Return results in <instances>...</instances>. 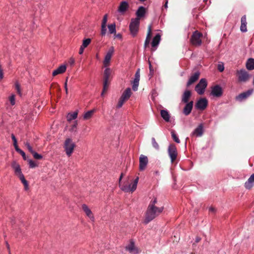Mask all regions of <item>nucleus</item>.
Returning a JSON list of instances; mask_svg holds the SVG:
<instances>
[{"mask_svg":"<svg viewBox=\"0 0 254 254\" xmlns=\"http://www.w3.org/2000/svg\"><path fill=\"white\" fill-rule=\"evenodd\" d=\"M157 202L156 198H154L150 202L145 213V218L144 221L145 224H148L163 211V207H159L155 206Z\"/></svg>","mask_w":254,"mask_h":254,"instance_id":"nucleus-1","label":"nucleus"},{"mask_svg":"<svg viewBox=\"0 0 254 254\" xmlns=\"http://www.w3.org/2000/svg\"><path fill=\"white\" fill-rule=\"evenodd\" d=\"M124 176L123 173L121 174L119 179V185L121 187V189L125 192H133L134 191L137 187V185L138 182V177L136 178L133 182V183L129 185L127 184H123L121 185V180Z\"/></svg>","mask_w":254,"mask_h":254,"instance_id":"nucleus-2","label":"nucleus"},{"mask_svg":"<svg viewBox=\"0 0 254 254\" xmlns=\"http://www.w3.org/2000/svg\"><path fill=\"white\" fill-rule=\"evenodd\" d=\"M75 147V143L70 138H67L64 141V148L66 154L68 156H70L72 154L74 148Z\"/></svg>","mask_w":254,"mask_h":254,"instance_id":"nucleus-3","label":"nucleus"},{"mask_svg":"<svg viewBox=\"0 0 254 254\" xmlns=\"http://www.w3.org/2000/svg\"><path fill=\"white\" fill-rule=\"evenodd\" d=\"M239 82H246L249 80L250 75L245 69L237 70L236 72Z\"/></svg>","mask_w":254,"mask_h":254,"instance_id":"nucleus-4","label":"nucleus"},{"mask_svg":"<svg viewBox=\"0 0 254 254\" xmlns=\"http://www.w3.org/2000/svg\"><path fill=\"white\" fill-rule=\"evenodd\" d=\"M139 24V18H132L131 19L129 27L130 33L133 37H135L137 35Z\"/></svg>","mask_w":254,"mask_h":254,"instance_id":"nucleus-5","label":"nucleus"},{"mask_svg":"<svg viewBox=\"0 0 254 254\" xmlns=\"http://www.w3.org/2000/svg\"><path fill=\"white\" fill-rule=\"evenodd\" d=\"M202 34L198 31H194L191 36L190 41L191 44L195 46H199L202 43Z\"/></svg>","mask_w":254,"mask_h":254,"instance_id":"nucleus-6","label":"nucleus"},{"mask_svg":"<svg viewBox=\"0 0 254 254\" xmlns=\"http://www.w3.org/2000/svg\"><path fill=\"white\" fill-rule=\"evenodd\" d=\"M207 85L206 80L205 78H202L200 80L198 83L195 87V90L199 95H202L204 93L205 88Z\"/></svg>","mask_w":254,"mask_h":254,"instance_id":"nucleus-7","label":"nucleus"},{"mask_svg":"<svg viewBox=\"0 0 254 254\" xmlns=\"http://www.w3.org/2000/svg\"><path fill=\"white\" fill-rule=\"evenodd\" d=\"M168 153L169 157L171 158V161L174 163L177 157L178 152L176 145L174 144H171L169 145L168 149Z\"/></svg>","mask_w":254,"mask_h":254,"instance_id":"nucleus-8","label":"nucleus"},{"mask_svg":"<svg viewBox=\"0 0 254 254\" xmlns=\"http://www.w3.org/2000/svg\"><path fill=\"white\" fill-rule=\"evenodd\" d=\"M208 105V101L206 98H200L196 103L195 107L197 109L204 110Z\"/></svg>","mask_w":254,"mask_h":254,"instance_id":"nucleus-9","label":"nucleus"},{"mask_svg":"<svg viewBox=\"0 0 254 254\" xmlns=\"http://www.w3.org/2000/svg\"><path fill=\"white\" fill-rule=\"evenodd\" d=\"M114 52V48L113 47H111L108 51L107 53L106 54L103 64L105 66H108L110 62L111 59L112 58V56Z\"/></svg>","mask_w":254,"mask_h":254,"instance_id":"nucleus-10","label":"nucleus"},{"mask_svg":"<svg viewBox=\"0 0 254 254\" xmlns=\"http://www.w3.org/2000/svg\"><path fill=\"white\" fill-rule=\"evenodd\" d=\"M148 162V158L144 155H140L139 157V170L140 171L144 170Z\"/></svg>","mask_w":254,"mask_h":254,"instance_id":"nucleus-11","label":"nucleus"},{"mask_svg":"<svg viewBox=\"0 0 254 254\" xmlns=\"http://www.w3.org/2000/svg\"><path fill=\"white\" fill-rule=\"evenodd\" d=\"M253 92V89H249L246 92H243L236 97V100L241 102L249 97L252 94Z\"/></svg>","mask_w":254,"mask_h":254,"instance_id":"nucleus-12","label":"nucleus"},{"mask_svg":"<svg viewBox=\"0 0 254 254\" xmlns=\"http://www.w3.org/2000/svg\"><path fill=\"white\" fill-rule=\"evenodd\" d=\"M199 76L200 72L199 71H196L193 73L188 80L187 83V86L189 87L193 83L195 82L198 79Z\"/></svg>","mask_w":254,"mask_h":254,"instance_id":"nucleus-13","label":"nucleus"},{"mask_svg":"<svg viewBox=\"0 0 254 254\" xmlns=\"http://www.w3.org/2000/svg\"><path fill=\"white\" fill-rule=\"evenodd\" d=\"M211 94L215 97H220L222 95V89L218 85H216L212 87Z\"/></svg>","mask_w":254,"mask_h":254,"instance_id":"nucleus-14","label":"nucleus"},{"mask_svg":"<svg viewBox=\"0 0 254 254\" xmlns=\"http://www.w3.org/2000/svg\"><path fill=\"white\" fill-rule=\"evenodd\" d=\"M193 105V102L192 101L189 103H187L183 111L184 114H185L186 116H188L190 115L192 109Z\"/></svg>","mask_w":254,"mask_h":254,"instance_id":"nucleus-15","label":"nucleus"},{"mask_svg":"<svg viewBox=\"0 0 254 254\" xmlns=\"http://www.w3.org/2000/svg\"><path fill=\"white\" fill-rule=\"evenodd\" d=\"M152 36V27L151 25H149L148 27V30L146 38L144 42V48H146L149 45L150 39Z\"/></svg>","mask_w":254,"mask_h":254,"instance_id":"nucleus-16","label":"nucleus"},{"mask_svg":"<svg viewBox=\"0 0 254 254\" xmlns=\"http://www.w3.org/2000/svg\"><path fill=\"white\" fill-rule=\"evenodd\" d=\"M128 7L129 5L127 1H122L118 7V11L120 13H124L127 10Z\"/></svg>","mask_w":254,"mask_h":254,"instance_id":"nucleus-17","label":"nucleus"},{"mask_svg":"<svg viewBox=\"0 0 254 254\" xmlns=\"http://www.w3.org/2000/svg\"><path fill=\"white\" fill-rule=\"evenodd\" d=\"M203 132V125L200 124L192 132V135L196 136H201Z\"/></svg>","mask_w":254,"mask_h":254,"instance_id":"nucleus-18","label":"nucleus"},{"mask_svg":"<svg viewBox=\"0 0 254 254\" xmlns=\"http://www.w3.org/2000/svg\"><path fill=\"white\" fill-rule=\"evenodd\" d=\"M66 69V67L65 65H61L57 69L54 70L52 73L53 76H55L59 74L64 73Z\"/></svg>","mask_w":254,"mask_h":254,"instance_id":"nucleus-19","label":"nucleus"},{"mask_svg":"<svg viewBox=\"0 0 254 254\" xmlns=\"http://www.w3.org/2000/svg\"><path fill=\"white\" fill-rule=\"evenodd\" d=\"M241 25L240 27V30L242 32H246L247 31V17L246 15H244L241 18Z\"/></svg>","mask_w":254,"mask_h":254,"instance_id":"nucleus-20","label":"nucleus"},{"mask_svg":"<svg viewBox=\"0 0 254 254\" xmlns=\"http://www.w3.org/2000/svg\"><path fill=\"white\" fill-rule=\"evenodd\" d=\"M191 96V92L190 90H186L183 93L182 97V102L184 103H189V99Z\"/></svg>","mask_w":254,"mask_h":254,"instance_id":"nucleus-21","label":"nucleus"},{"mask_svg":"<svg viewBox=\"0 0 254 254\" xmlns=\"http://www.w3.org/2000/svg\"><path fill=\"white\" fill-rule=\"evenodd\" d=\"M254 173L253 174L248 180L245 183V187L247 189H251L254 186Z\"/></svg>","mask_w":254,"mask_h":254,"instance_id":"nucleus-22","label":"nucleus"},{"mask_svg":"<svg viewBox=\"0 0 254 254\" xmlns=\"http://www.w3.org/2000/svg\"><path fill=\"white\" fill-rule=\"evenodd\" d=\"M145 8L143 6L139 7L138 9L136 12L137 17L136 18H139V19L143 17L145 14Z\"/></svg>","mask_w":254,"mask_h":254,"instance_id":"nucleus-23","label":"nucleus"},{"mask_svg":"<svg viewBox=\"0 0 254 254\" xmlns=\"http://www.w3.org/2000/svg\"><path fill=\"white\" fill-rule=\"evenodd\" d=\"M161 40V36L159 34H157L153 38V40L151 42V46L153 48L156 47L160 43Z\"/></svg>","mask_w":254,"mask_h":254,"instance_id":"nucleus-24","label":"nucleus"},{"mask_svg":"<svg viewBox=\"0 0 254 254\" xmlns=\"http://www.w3.org/2000/svg\"><path fill=\"white\" fill-rule=\"evenodd\" d=\"M82 209L86 213V215L91 219H93V215L90 209L86 204H83L82 206Z\"/></svg>","mask_w":254,"mask_h":254,"instance_id":"nucleus-25","label":"nucleus"},{"mask_svg":"<svg viewBox=\"0 0 254 254\" xmlns=\"http://www.w3.org/2000/svg\"><path fill=\"white\" fill-rule=\"evenodd\" d=\"M131 91L130 88H127L125 91L123 92L121 96V98L124 99L126 101L127 100L130 96H131Z\"/></svg>","mask_w":254,"mask_h":254,"instance_id":"nucleus-26","label":"nucleus"},{"mask_svg":"<svg viewBox=\"0 0 254 254\" xmlns=\"http://www.w3.org/2000/svg\"><path fill=\"white\" fill-rule=\"evenodd\" d=\"M160 114L162 118L167 122L170 121V116L166 110H161Z\"/></svg>","mask_w":254,"mask_h":254,"instance_id":"nucleus-27","label":"nucleus"},{"mask_svg":"<svg viewBox=\"0 0 254 254\" xmlns=\"http://www.w3.org/2000/svg\"><path fill=\"white\" fill-rule=\"evenodd\" d=\"M11 166L14 169L16 175H18L22 173L19 165L15 161H13L12 163Z\"/></svg>","mask_w":254,"mask_h":254,"instance_id":"nucleus-28","label":"nucleus"},{"mask_svg":"<svg viewBox=\"0 0 254 254\" xmlns=\"http://www.w3.org/2000/svg\"><path fill=\"white\" fill-rule=\"evenodd\" d=\"M126 250L129 251L130 253L134 254L137 253V251L134 246V244L132 242H131L130 244L126 247Z\"/></svg>","mask_w":254,"mask_h":254,"instance_id":"nucleus-29","label":"nucleus"},{"mask_svg":"<svg viewBox=\"0 0 254 254\" xmlns=\"http://www.w3.org/2000/svg\"><path fill=\"white\" fill-rule=\"evenodd\" d=\"M246 68L250 70L254 69V59L250 58L246 63Z\"/></svg>","mask_w":254,"mask_h":254,"instance_id":"nucleus-30","label":"nucleus"},{"mask_svg":"<svg viewBox=\"0 0 254 254\" xmlns=\"http://www.w3.org/2000/svg\"><path fill=\"white\" fill-rule=\"evenodd\" d=\"M111 74V70L109 68H107L104 72V80H110V77Z\"/></svg>","mask_w":254,"mask_h":254,"instance_id":"nucleus-31","label":"nucleus"},{"mask_svg":"<svg viewBox=\"0 0 254 254\" xmlns=\"http://www.w3.org/2000/svg\"><path fill=\"white\" fill-rule=\"evenodd\" d=\"M78 112L75 111L73 113H69L67 116V121H70L75 119L77 117Z\"/></svg>","mask_w":254,"mask_h":254,"instance_id":"nucleus-32","label":"nucleus"},{"mask_svg":"<svg viewBox=\"0 0 254 254\" xmlns=\"http://www.w3.org/2000/svg\"><path fill=\"white\" fill-rule=\"evenodd\" d=\"M94 112V110H90L87 112L84 115L83 118L85 120L89 119L93 115Z\"/></svg>","mask_w":254,"mask_h":254,"instance_id":"nucleus-33","label":"nucleus"},{"mask_svg":"<svg viewBox=\"0 0 254 254\" xmlns=\"http://www.w3.org/2000/svg\"><path fill=\"white\" fill-rule=\"evenodd\" d=\"M109 31L110 34L116 33V25L113 23L108 25Z\"/></svg>","mask_w":254,"mask_h":254,"instance_id":"nucleus-34","label":"nucleus"},{"mask_svg":"<svg viewBox=\"0 0 254 254\" xmlns=\"http://www.w3.org/2000/svg\"><path fill=\"white\" fill-rule=\"evenodd\" d=\"M109 84V81L108 80H104V83H103V89L102 92L101 93V95L103 96L104 94L106 92L107 90L108 85Z\"/></svg>","mask_w":254,"mask_h":254,"instance_id":"nucleus-35","label":"nucleus"},{"mask_svg":"<svg viewBox=\"0 0 254 254\" xmlns=\"http://www.w3.org/2000/svg\"><path fill=\"white\" fill-rule=\"evenodd\" d=\"M171 135L173 139V140L177 143H179L180 142V140L179 138H178L177 135L175 133V131L174 130L171 131Z\"/></svg>","mask_w":254,"mask_h":254,"instance_id":"nucleus-36","label":"nucleus"},{"mask_svg":"<svg viewBox=\"0 0 254 254\" xmlns=\"http://www.w3.org/2000/svg\"><path fill=\"white\" fill-rule=\"evenodd\" d=\"M15 88L16 90L17 93L20 95H21V92L20 89V85L18 82H16L15 83Z\"/></svg>","mask_w":254,"mask_h":254,"instance_id":"nucleus-37","label":"nucleus"},{"mask_svg":"<svg viewBox=\"0 0 254 254\" xmlns=\"http://www.w3.org/2000/svg\"><path fill=\"white\" fill-rule=\"evenodd\" d=\"M151 140H152V146H153V147L154 148H155L156 149H157V150L159 149V145L158 143L156 142L155 138L152 137L151 139Z\"/></svg>","mask_w":254,"mask_h":254,"instance_id":"nucleus-38","label":"nucleus"},{"mask_svg":"<svg viewBox=\"0 0 254 254\" xmlns=\"http://www.w3.org/2000/svg\"><path fill=\"white\" fill-rule=\"evenodd\" d=\"M91 42V39L89 38L86 39L83 41L82 45L83 47H87Z\"/></svg>","mask_w":254,"mask_h":254,"instance_id":"nucleus-39","label":"nucleus"},{"mask_svg":"<svg viewBox=\"0 0 254 254\" xmlns=\"http://www.w3.org/2000/svg\"><path fill=\"white\" fill-rule=\"evenodd\" d=\"M32 154L34 158L35 159L40 160V159H42V158H43V157L41 155L39 154L38 153H37V152H36L35 151L33 152Z\"/></svg>","mask_w":254,"mask_h":254,"instance_id":"nucleus-40","label":"nucleus"},{"mask_svg":"<svg viewBox=\"0 0 254 254\" xmlns=\"http://www.w3.org/2000/svg\"><path fill=\"white\" fill-rule=\"evenodd\" d=\"M125 101H126L125 100L120 97L118 103L117 104V107L118 108L122 107Z\"/></svg>","mask_w":254,"mask_h":254,"instance_id":"nucleus-41","label":"nucleus"},{"mask_svg":"<svg viewBox=\"0 0 254 254\" xmlns=\"http://www.w3.org/2000/svg\"><path fill=\"white\" fill-rule=\"evenodd\" d=\"M107 31L106 25H101V34L102 36H105Z\"/></svg>","mask_w":254,"mask_h":254,"instance_id":"nucleus-42","label":"nucleus"},{"mask_svg":"<svg viewBox=\"0 0 254 254\" xmlns=\"http://www.w3.org/2000/svg\"><path fill=\"white\" fill-rule=\"evenodd\" d=\"M25 145L27 147L28 151L32 154L34 151L33 150L32 146L30 145L29 143L26 142L25 143Z\"/></svg>","mask_w":254,"mask_h":254,"instance_id":"nucleus-43","label":"nucleus"},{"mask_svg":"<svg viewBox=\"0 0 254 254\" xmlns=\"http://www.w3.org/2000/svg\"><path fill=\"white\" fill-rule=\"evenodd\" d=\"M30 168H35L37 166V165L32 160H28Z\"/></svg>","mask_w":254,"mask_h":254,"instance_id":"nucleus-44","label":"nucleus"},{"mask_svg":"<svg viewBox=\"0 0 254 254\" xmlns=\"http://www.w3.org/2000/svg\"><path fill=\"white\" fill-rule=\"evenodd\" d=\"M138 85L139 82H135L133 81L132 87V90L135 91H136L138 89Z\"/></svg>","mask_w":254,"mask_h":254,"instance_id":"nucleus-45","label":"nucleus"},{"mask_svg":"<svg viewBox=\"0 0 254 254\" xmlns=\"http://www.w3.org/2000/svg\"><path fill=\"white\" fill-rule=\"evenodd\" d=\"M9 101L11 105H14L15 104V95H12L9 98Z\"/></svg>","mask_w":254,"mask_h":254,"instance_id":"nucleus-46","label":"nucleus"},{"mask_svg":"<svg viewBox=\"0 0 254 254\" xmlns=\"http://www.w3.org/2000/svg\"><path fill=\"white\" fill-rule=\"evenodd\" d=\"M107 19H108V15H107V14H105L103 17L102 22V25H106V23L107 22Z\"/></svg>","mask_w":254,"mask_h":254,"instance_id":"nucleus-47","label":"nucleus"},{"mask_svg":"<svg viewBox=\"0 0 254 254\" xmlns=\"http://www.w3.org/2000/svg\"><path fill=\"white\" fill-rule=\"evenodd\" d=\"M19 179L21 180V182L23 183L24 182L26 181L24 178V176L22 173H21L18 175H17Z\"/></svg>","mask_w":254,"mask_h":254,"instance_id":"nucleus-48","label":"nucleus"},{"mask_svg":"<svg viewBox=\"0 0 254 254\" xmlns=\"http://www.w3.org/2000/svg\"><path fill=\"white\" fill-rule=\"evenodd\" d=\"M217 69L220 71L222 72L224 69V67L223 64H218L217 65Z\"/></svg>","mask_w":254,"mask_h":254,"instance_id":"nucleus-49","label":"nucleus"},{"mask_svg":"<svg viewBox=\"0 0 254 254\" xmlns=\"http://www.w3.org/2000/svg\"><path fill=\"white\" fill-rule=\"evenodd\" d=\"M77 125V122L75 121L74 124L72 125L70 130L72 131H75V129L76 128V127Z\"/></svg>","mask_w":254,"mask_h":254,"instance_id":"nucleus-50","label":"nucleus"},{"mask_svg":"<svg viewBox=\"0 0 254 254\" xmlns=\"http://www.w3.org/2000/svg\"><path fill=\"white\" fill-rule=\"evenodd\" d=\"M19 154H20L23 159L26 160V155H25V153H24V152L23 151H22V150L19 152Z\"/></svg>","mask_w":254,"mask_h":254,"instance_id":"nucleus-51","label":"nucleus"},{"mask_svg":"<svg viewBox=\"0 0 254 254\" xmlns=\"http://www.w3.org/2000/svg\"><path fill=\"white\" fill-rule=\"evenodd\" d=\"M24 186V189L25 190H27L28 189V183L27 181H25L22 183Z\"/></svg>","mask_w":254,"mask_h":254,"instance_id":"nucleus-52","label":"nucleus"},{"mask_svg":"<svg viewBox=\"0 0 254 254\" xmlns=\"http://www.w3.org/2000/svg\"><path fill=\"white\" fill-rule=\"evenodd\" d=\"M67 78H66V81L64 83V87L65 90L66 94H68V89H67Z\"/></svg>","mask_w":254,"mask_h":254,"instance_id":"nucleus-53","label":"nucleus"},{"mask_svg":"<svg viewBox=\"0 0 254 254\" xmlns=\"http://www.w3.org/2000/svg\"><path fill=\"white\" fill-rule=\"evenodd\" d=\"M13 145H14V148H15V150H16L17 152H18V153H19V152L21 150V149H20L18 147V145H17V143H16V144H13Z\"/></svg>","mask_w":254,"mask_h":254,"instance_id":"nucleus-54","label":"nucleus"},{"mask_svg":"<svg viewBox=\"0 0 254 254\" xmlns=\"http://www.w3.org/2000/svg\"><path fill=\"white\" fill-rule=\"evenodd\" d=\"M11 139L12 140H13V144H16L17 143V140H16V138L15 136V135L13 134H11Z\"/></svg>","mask_w":254,"mask_h":254,"instance_id":"nucleus-55","label":"nucleus"},{"mask_svg":"<svg viewBox=\"0 0 254 254\" xmlns=\"http://www.w3.org/2000/svg\"><path fill=\"white\" fill-rule=\"evenodd\" d=\"M86 47H83V46L81 45L80 49H79V54L80 55H81L83 54V51H84V49Z\"/></svg>","mask_w":254,"mask_h":254,"instance_id":"nucleus-56","label":"nucleus"},{"mask_svg":"<svg viewBox=\"0 0 254 254\" xmlns=\"http://www.w3.org/2000/svg\"><path fill=\"white\" fill-rule=\"evenodd\" d=\"M114 36H115V38H119V39L122 38V35L120 33H119L117 34H116L115 33Z\"/></svg>","mask_w":254,"mask_h":254,"instance_id":"nucleus-57","label":"nucleus"},{"mask_svg":"<svg viewBox=\"0 0 254 254\" xmlns=\"http://www.w3.org/2000/svg\"><path fill=\"white\" fill-rule=\"evenodd\" d=\"M135 76H137L140 77V69H137V71H136V73L135 74Z\"/></svg>","mask_w":254,"mask_h":254,"instance_id":"nucleus-58","label":"nucleus"},{"mask_svg":"<svg viewBox=\"0 0 254 254\" xmlns=\"http://www.w3.org/2000/svg\"><path fill=\"white\" fill-rule=\"evenodd\" d=\"M69 63H70V64L71 65H72L74 63V60L73 59H70L69 61Z\"/></svg>","mask_w":254,"mask_h":254,"instance_id":"nucleus-59","label":"nucleus"},{"mask_svg":"<svg viewBox=\"0 0 254 254\" xmlns=\"http://www.w3.org/2000/svg\"><path fill=\"white\" fill-rule=\"evenodd\" d=\"M209 210L210 212H215V208L212 207H210L209 209Z\"/></svg>","mask_w":254,"mask_h":254,"instance_id":"nucleus-60","label":"nucleus"},{"mask_svg":"<svg viewBox=\"0 0 254 254\" xmlns=\"http://www.w3.org/2000/svg\"><path fill=\"white\" fill-rule=\"evenodd\" d=\"M200 240H201V238H199V237H196V240H195V242H196V243H198V242L200 241Z\"/></svg>","mask_w":254,"mask_h":254,"instance_id":"nucleus-61","label":"nucleus"},{"mask_svg":"<svg viewBox=\"0 0 254 254\" xmlns=\"http://www.w3.org/2000/svg\"><path fill=\"white\" fill-rule=\"evenodd\" d=\"M149 64L150 71V72H151V71H152V66H151V63H150V62H149Z\"/></svg>","mask_w":254,"mask_h":254,"instance_id":"nucleus-62","label":"nucleus"},{"mask_svg":"<svg viewBox=\"0 0 254 254\" xmlns=\"http://www.w3.org/2000/svg\"><path fill=\"white\" fill-rule=\"evenodd\" d=\"M133 81H134V82H139V79H137V78H134V80H133Z\"/></svg>","mask_w":254,"mask_h":254,"instance_id":"nucleus-63","label":"nucleus"},{"mask_svg":"<svg viewBox=\"0 0 254 254\" xmlns=\"http://www.w3.org/2000/svg\"><path fill=\"white\" fill-rule=\"evenodd\" d=\"M167 3H168V1H166L165 5H164V6L165 7V8H167Z\"/></svg>","mask_w":254,"mask_h":254,"instance_id":"nucleus-64","label":"nucleus"}]
</instances>
